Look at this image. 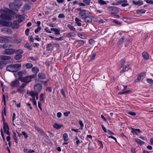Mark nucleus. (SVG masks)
I'll return each instance as SVG.
<instances>
[{
  "label": "nucleus",
  "instance_id": "nucleus-47",
  "mask_svg": "<svg viewBox=\"0 0 153 153\" xmlns=\"http://www.w3.org/2000/svg\"><path fill=\"white\" fill-rule=\"evenodd\" d=\"M9 30L8 28L7 27H3L1 29V31L4 33H6L7 30Z\"/></svg>",
  "mask_w": 153,
  "mask_h": 153
},
{
  "label": "nucleus",
  "instance_id": "nucleus-18",
  "mask_svg": "<svg viewBox=\"0 0 153 153\" xmlns=\"http://www.w3.org/2000/svg\"><path fill=\"white\" fill-rule=\"evenodd\" d=\"M79 16L81 17V18L83 20L87 15V14L86 13H83L82 12H79Z\"/></svg>",
  "mask_w": 153,
  "mask_h": 153
},
{
  "label": "nucleus",
  "instance_id": "nucleus-55",
  "mask_svg": "<svg viewBox=\"0 0 153 153\" xmlns=\"http://www.w3.org/2000/svg\"><path fill=\"white\" fill-rule=\"evenodd\" d=\"M128 114L130 115L133 116H135L136 115L135 112H128Z\"/></svg>",
  "mask_w": 153,
  "mask_h": 153
},
{
  "label": "nucleus",
  "instance_id": "nucleus-61",
  "mask_svg": "<svg viewBox=\"0 0 153 153\" xmlns=\"http://www.w3.org/2000/svg\"><path fill=\"white\" fill-rule=\"evenodd\" d=\"M70 114V111L65 112H64V114L65 116L67 117Z\"/></svg>",
  "mask_w": 153,
  "mask_h": 153
},
{
  "label": "nucleus",
  "instance_id": "nucleus-41",
  "mask_svg": "<svg viewBox=\"0 0 153 153\" xmlns=\"http://www.w3.org/2000/svg\"><path fill=\"white\" fill-rule=\"evenodd\" d=\"M98 3L101 5L106 4V2L103 0H99Z\"/></svg>",
  "mask_w": 153,
  "mask_h": 153
},
{
  "label": "nucleus",
  "instance_id": "nucleus-3",
  "mask_svg": "<svg viewBox=\"0 0 153 153\" xmlns=\"http://www.w3.org/2000/svg\"><path fill=\"white\" fill-rule=\"evenodd\" d=\"M21 67V65L20 64H11L7 67V70L11 72H16L20 69Z\"/></svg>",
  "mask_w": 153,
  "mask_h": 153
},
{
  "label": "nucleus",
  "instance_id": "nucleus-62",
  "mask_svg": "<svg viewBox=\"0 0 153 153\" xmlns=\"http://www.w3.org/2000/svg\"><path fill=\"white\" fill-rule=\"evenodd\" d=\"M29 29H27L25 30V32L26 35L28 36L29 35Z\"/></svg>",
  "mask_w": 153,
  "mask_h": 153
},
{
  "label": "nucleus",
  "instance_id": "nucleus-63",
  "mask_svg": "<svg viewBox=\"0 0 153 153\" xmlns=\"http://www.w3.org/2000/svg\"><path fill=\"white\" fill-rule=\"evenodd\" d=\"M62 115V114L61 112H59L57 113V116L58 118L60 117Z\"/></svg>",
  "mask_w": 153,
  "mask_h": 153
},
{
  "label": "nucleus",
  "instance_id": "nucleus-36",
  "mask_svg": "<svg viewBox=\"0 0 153 153\" xmlns=\"http://www.w3.org/2000/svg\"><path fill=\"white\" fill-rule=\"evenodd\" d=\"M127 2V1L126 0H122L120 1L121 3H123L121 4V5L123 7H125L128 5V4L127 3H125Z\"/></svg>",
  "mask_w": 153,
  "mask_h": 153
},
{
  "label": "nucleus",
  "instance_id": "nucleus-30",
  "mask_svg": "<svg viewBox=\"0 0 153 153\" xmlns=\"http://www.w3.org/2000/svg\"><path fill=\"white\" fill-rule=\"evenodd\" d=\"M67 26L70 30L73 31H76L75 28L72 25L68 24Z\"/></svg>",
  "mask_w": 153,
  "mask_h": 153
},
{
  "label": "nucleus",
  "instance_id": "nucleus-54",
  "mask_svg": "<svg viewBox=\"0 0 153 153\" xmlns=\"http://www.w3.org/2000/svg\"><path fill=\"white\" fill-rule=\"evenodd\" d=\"M94 42V41L92 39H90L89 41V43L91 45H93Z\"/></svg>",
  "mask_w": 153,
  "mask_h": 153
},
{
  "label": "nucleus",
  "instance_id": "nucleus-14",
  "mask_svg": "<svg viewBox=\"0 0 153 153\" xmlns=\"http://www.w3.org/2000/svg\"><path fill=\"white\" fill-rule=\"evenodd\" d=\"M84 42L83 40H80L78 41H76L74 42L75 45L78 46L79 47H80L82 45L84 44Z\"/></svg>",
  "mask_w": 153,
  "mask_h": 153
},
{
  "label": "nucleus",
  "instance_id": "nucleus-50",
  "mask_svg": "<svg viewBox=\"0 0 153 153\" xmlns=\"http://www.w3.org/2000/svg\"><path fill=\"white\" fill-rule=\"evenodd\" d=\"M45 30L48 33H51V29L50 30L48 27H46V28H45Z\"/></svg>",
  "mask_w": 153,
  "mask_h": 153
},
{
  "label": "nucleus",
  "instance_id": "nucleus-21",
  "mask_svg": "<svg viewBox=\"0 0 153 153\" xmlns=\"http://www.w3.org/2000/svg\"><path fill=\"white\" fill-rule=\"evenodd\" d=\"M6 62L4 61H0V69H2L7 64Z\"/></svg>",
  "mask_w": 153,
  "mask_h": 153
},
{
  "label": "nucleus",
  "instance_id": "nucleus-40",
  "mask_svg": "<svg viewBox=\"0 0 153 153\" xmlns=\"http://www.w3.org/2000/svg\"><path fill=\"white\" fill-rule=\"evenodd\" d=\"M33 66L32 64L30 63H28L26 65L25 67L29 69L32 68Z\"/></svg>",
  "mask_w": 153,
  "mask_h": 153
},
{
  "label": "nucleus",
  "instance_id": "nucleus-11",
  "mask_svg": "<svg viewBox=\"0 0 153 153\" xmlns=\"http://www.w3.org/2000/svg\"><path fill=\"white\" fill-rule=\"evenodd\" d=\"M20 84L19 81L17 79H16L12 82L10 85L12 87H18Z\"/></svg>",
  "mask_w": 153,
  "mask_h": 153
},
{
  "label": "nucleus",
  "instance_id": "nucleus-17",
  "mask_svg": "<svg viewBox=\"0 0 153 153\" xmlns=\"http://www.w3.org/2000/svg\"><path fill=\"white\" fill-rule=\"evenodd\" d=\"M75 23L78 26H81L82 25L81 22L82 20L79 19L78 18L76 17L75 18Z\"/></svg>",
  "mask_w": 153,
  "mask_h": 153
},
{
  "label": "nucleus",
  "instance_id": "nucleus-51",
  "mask_svg": "<svg viewBox=\"0 0 153 153\" xmlns=\"http://www.w3.org/2000/svg\"><path fill=\"white\" fill-rule=\"evenodd\" d=\"M147 3H149L151 4H153V1L152 0H144Z\"/></svg>",
  "mask_w": 153,
  "mask_h": 153
},
{
  "label": "nucleus",
  "instance_id": "nucleus-52",
  "mask_svg": "<svg viewBox=\"0 0 153 153\" xmlns=\"http://www.w3.org/2000/svg\"><path fill=\"white\" fill-rule=\"evenodd\" d=\"M22 133L24 136L25 138H27L28 135L26 133H25L24 131H22Z\"/></svg>",
  "mask_w": 153,
  "mask_h": 153
},
{
  "label": "nucleus",
  "instance_id": "nucleus-59",
  "mask_svg": "<svg viewBox=\"0 0 153 153\" xmlns=\"http://www.w3.org/2000/svg\"><path fill=\"white\" fill-rule=\"evenodd\" d=\"M4 113V115L5 116L6 115V108L5 107H4V110H3V112L2 113V116L3 117V118H4V116H3V114Z\"/></svg>",
  "mask_w": 153,
  "mask_h": 153
},
{
  "label": "nucleus",
  "instance_id": "nucleus-57",
  "mask_svg": "<svg viewBox=\"0 0 153 153\" xmlns=\"http://www.w3.org/2000/svg\"><path fill=\"white\" fill-rule=\"evenodd\" d=\"M41 29V27H38L35 30V32L36 33H37Z\"/></svg>",
  "mask_w": 153,
  "mask_h": 153
},
{
  "label": "nucleus",
  "instance_id": "nucleus-9",
  "mask_svg": "<svg viewBox=\"0 0 153 153\" xmlns=\"http://www.w3.org/2000/svg\"><path fill=\"white\" fill-rule=\"evenodd\" d=\"M3 129L4 132L8 135H10V132L9 131V126L6 123H4Z\"/></svg>",
  "mask_w": 153,
  "mask_h": 153
},
{
  "label": "nucleus",
  "instance_id": "nucleus-38",
  "mask_svg": "<svg viewBox=\"0 0 153 153\" xmlns=\"http://www.w3.org/2000/svg\"><path fill=\"white\" fill-rule=\"evenodd\" d=\"M22 57V55L20 54H16L14 57V58L16 60H18L21 59Z\"/></svg>",
  "mask_w": 153,
  "mask_h": 153
},
{
  "label": "nucleus",
  "instance_id": "nucleus-12",
  "mask_svg": "<svg viewBox=\"0 0 153 153\" xmlns=\"http://www.w3.org/2000/svg\"><path fill=\"white\" fill-rule=\"evenodd\" d=\"M8 37L7 36H0V42L4 43L8 42L9 41Z\"/></svg>",
  "mask_w": 153,
  "mask_h": 153
},
{
  "label": "nucleus",
  "instance_id": "nucleus-43",
  "mask_svg": "<svg viewBox=\"0 0 153 153\" xmlns=\"http://www.w3.org/2000/svg\"><path fill=\"white\" fill-rule=\"evenodd\" d=\"M24 47L25 48H26L28 49H29L30 50L31 49H30L31 46L28 43H27L25 45Z\"/></svg>",
  "mask_w": 153,
  "mask_h": 153
},
{
  "label": "nucleus",
  "instance_id": "nucleus-16",
  "mask_svg": "<svg viewBox=\"0 0 153 153\" xmlns=\"http://www.w3.org/2000/svg\"><path fill=\"white\" fill-rule=\"evenodd\" d=\"M137 132L139 133L141 132V131L139 129H135L134 128H132L131 132L133 134H135L137 135H138Z\"/></svg>",
  "mask_w": 153,
  "mask_h": 153
},
{
  "label": "nucleus",
  "instance_id": "nucleus-1",
  "mask_svg": "<svg viewBox=\"0 0 153 153\" xmlns=\"http://www.w3.org/2000/svg\"><path fill=\"white\" fill-rule=\"evenodd\" d=\"M0 12L1 13L0 17L2 19L8 20L11 19L10 14L12 11L9 9H1Z\"/></svg>",
  "mask_w": 153,
  "mask_h": 153
},
{
  "label": "nucleus",
  "instance_id": "nucleus-60",
  "mask_svg": "<svg viewBox=\"0 0 153 153\" xmlns=\"http://www.w3.org/2000/svg\"><path fill=\"white\" fill-rule=\"evenodd\" d=\"M113 22L117 24L118 25H120L121 24V23L120 22H119L118 21H117L116 20L114 19L113 20Z\"/></svg>",
  "mask_w": 153,
  "mask_h": 153
},
{
  "label": "nucleus",
  "instance_id": "nucleus-13",
  "mask_svg": "<svg viewBox=\"0 0 153 153\" xmlns=\"http://www.w3.org/2000/svg\"><path fill=\"white\" fill-rule=\"evenodd\" d=\"M10 22H7L4 20H1L0 21V25H2V26L8 27L10 25Z\"/></svg>",
  "mask_w": 153,
  "mask_h": 153
},
{
  "label": "nucleus",
  "instance_id": "nucleus-6",
  "mask_svg": "<svg viewBox=\"0 0 153 153\" xmlns=\"http://www.w3.org/2000/svg\"><path fill=\"white\" fill-rule=\"evenodd\" d=\"M108 10L111 13V14H114L119 12V9L116 7L110 6L107 8Z\"/></svg>",
  "mask_w": 153,
  "mask_h": 153
},
{
  "label": "nucleus",
  "instance_id": "nucleus-46",
  "mask_svg": "<svg viewBox=\"0 0 153 153\" xmlns=\"http://www.w3.org/2000/svg\"><path fill=\"white\" fill-rule=\"evenodd\" d=\"M30 8V6L27 4H25L24 6V8L26 10H29Z\"/></svg>",
  "mask_w": 153,
  "mask_h": 153
},
{
  "label": "nucleus",
  "instance_id": "nucleus-53",
  "mask_svg": "<svg viewBox=\"0 0 153 153\" xmlns=\"http://www.w3.org/2000/svg\"><path fill=\"white\" fill-rule=\"evenodd\" d=\"M32 100L33 102V104L34 105H36V102L35 99V98H33Z\"/></svg>",
  "mask_w": 153,
  "mask_h": 153
},
{
  "label": "nucleus",
  "instance_id": "nucleus-15",
  "mask_svg": "<svg viewBox=\"0 0 153 153\" xmlns=\"http://www.w3.org/2000/svg\"><path fill=\"white\" fill-rule=\"evenodd\" d=\"M132 4L140 6L143 4V1L142 0H139L137 1H132Z\"/></svg>",
  "mask_w": 153,
  "mask_h": 153
},
{
  "label": "nucleus",
  "instance_id": "nucleus-44",
  "mask_svg": "<svg viewBox=\"0 0 153 153\" xmlns=\"http://www.w3.org/2000/svg\"><path fill=\"white\" fill-rule=\"evenodd\" d=\"M146 82L150 84H153V80L151 79H147Z\"/></svg>",
  "mask_w": 153,
  "mask_h": 153
},
{
  "label": "nucleus",
  "instance_id": "nucleus-29",
  "mask_svg": "<svg viewBox=\"0 0 153 153\" xmlns=\"http://www.w3.org/2000/svg\"><path fill=\"white\" fill-rule=\"evenodd\" d=\"M142 56L143 58L146 60H147L149 58V56L147 52H144L142 53Z\"/></svg>",
  "mask_w": 153,
  "mask_h": 153
},
{
  "label": "nucleus",
  "instance_id": "nucleus-10",
  "mask_svg": "<svg viewBox=\"0 0 153 153\" xmlns=\"http://www.w3.org/2000/svg\"><path fill=\"white\" fill-rule=\"evenodd\" d=\"M34 89L36 92H39L42 89V85L40 84L35 85L34 86Z\"/></svg>",
  "mask_w": 153,
  "mask_h": 153
},
{
  "label": "nucleus",
  "instance_id": "nucleus-27",
  "mask_svg": "<svg viewBox=\"0 0 153 153\" xmlns=\"http://www.w3.org/2000/svg\"><path fill=\"white\" fill-rule=\"evenodd\" d=\"M52 45L51 43H49L46 45V51H51L52 48Z\"/></svg>",
  "mask_w": 153,
  "mask_h": 153
},
{
  "label": "nucleus",
  "instance_id": "nucleus-32",
  "mask_svg": "<svg viewBox=\"0 0 153 153\" xmlns=\"http://www.w3.org/2000/svg\"><path fill=\"white\" fill-rule=\"evenodd\" d=\"M53 126L56 129H59L62 126L60 124L57 123H55L53 125Z\"/></svg>",
  "mask_w": 153,
  "mask_h": 153
},
{
  "label": "nucleus",
  "instance_id": "nucleus-64",
  "mask_svg": "<svg viewBox=\"0 0 153 153\" xmlns=\"http://www.w3.org/2000/svg\"><path fill=\"white\" fill-rule=\"evenodd\" d=\"M96 54L94 53L92 55L91 57V60H94V59L95 58L96 56Z\"/></svg>",
  "mask_w": 153,
  "mask_h": 153
},
{
  "label": "nucleus",
  "instance_id": "nucleus-23",
  "mask_svg": "<svg viewBox=\"0 0 153 153\" xmlns=\"http://www.w3.org/2000/svg\"><path fill=\"white\" fill-rule=\"evenodd\" d=\"M19 22L17 21H15L13 22V28H18L19 27Z\"/></svg>",
  "mask_w": 153,
  "mask_h": 153
},
{
  "label": "nucleus",
  "instance_id": "nucleus-20",
  "mask_svg": "<svg viewBox=\"0 0 153 153\" xmlns=\"http://www.w3.org/2000/svg\"><path fill=\"white\" fill-rule=\"evenodd\" d=\"M0 58L2 60H8L10 59L11 57L10 56L2 55L0 56Z\"/></svg>",
  "mask_w": 153,
  "mask_h": 153
},
{
  "label": "nucleus",
  "instance_id": "nucleus-7",
  "mask_svg": "<svg viewBox=\"0 0 153 153\" xmlns=\"http://www.w3.org/2000/svg\"><path fill=\"white\" fill-rule=\"evenodd\" d=\"M126 62H125V61L124 60H122V61L121 62V64L122 65L121 67L123 68V69L120 71V73H122L125 72L126 70V68H128L129 66V64H126Z\"/></svg>",
  "mask_w": 153,
  "mask_h": 153
},
{
  "label": "nucleus",
  "instance_id": "nucleus-5",
  "mask_svg": "<svg viewBox=\"0 0 153 153\" xmlns=\"http://www.w3.org/2000/svg\"><path fill=\"white\" fill-rule=\"evenodd\" d=\"M33 78V75H30L26 77H20V79L22 82L25 83H23L24 84H27V85L31 81V79Z\"/></svg>",
  "mask_w": 153,
  "mask_h": 153
},
{
  "label": "nucleus",
  "instance_id": "nucleus-39",
  "mask_svg": "<svg viewBox=\"0 0 153 153\" xmlns=\"http://www.w3.org/2000/svg\"><path fill=\"white\" fill-rule=\"evenodd\" d=\"M13 138L15 140V142L16 143H18V142L17 141V139L16 136V133L15 132H13Z\"/></svg>",
  "mask_w": 153,
  "mask_h": 153
},
{
  "label": "nucleus",
  "instance_id": "nucleus-2",
  "mask_svg": "<svg viewBox=\"0 0 153 153\" xmlns=\"http://www.w3.org/2000/svg\"><path fill=\"white\" fill-rule=\"evenodd\" d=\"M11 47V46L10 45L8 44H4L0 45V48H2L5 49L3 51V53L7 55L12 54L15 52V49L12 48L9 49Z\"/></svg>",
  "mask_w": 153,
  "mask_h": 153
},
{
  "label": "nucleus",
  "instance_id": "nucleus-49",
  "mask_svg": "<svg viewBox=\"0 0 153 153\" xmlns=\"http://www.w3.org/2000/svg\"><path fill=\"white\" fill-rule=\"evenodd\" d=\"M44 95L43 94H42L41 95H40L39 100L40 101H44Z\"/></svg>",
  "mask_w": 153,
  "mask_h": 153
},
{
  "label": "nucleus",
  "instance_id": "nucleus-26",
  "mask_svg": "<svg viewBox=\"0 0 153 153\" xmlns=\"http://www.w3.org/2000/svg\"><path fill=\"white\" fill-rule=\"evenodd\" d=\"M39 71V68L36 67H34L32 68V71L35 74L37 73Z\"/></svg>",
  "mask_w": 153,
  "mask_h": 153
},
{
  "label": "nucleus",
  "instance_id": "nucleus-35",
  "mask_svg": "<svg viewBox=\"0 0 153 153\" xmlns=\"http://www.w3.org/2000/svg\"><path fill=\"white\" fill-rule=\"evenodd\" d=\"M136 12V13L138 14H143L145 13L146 10L144 9H141L137 10Z\"/></svg>",
  "mask_w": 153,
  "mask_h": 153
},
{
  "label": "nucleus",
  "instance_id": "nucleus-31",
  "mask_svg": "<svg viewBox=\"0 0 153 153\" xmlns=\"http://www.w3.org/2000/svg\"><path fill=\"white\" fill-rule=\"evenodd\" d=\"M135 141L138 144L142 145L144 143V142L138 138H136L135 139Z\"/></svg>",
  "mask_w": 153,
  "mask_h": 153
},
{
  "label": "nucleus",
  "instance_id": "nucleus-24",
  "mask_svg": "<svg viewBox=\"0 0 153 153\" xmlns=\"http://www.w3.org/2000/svg\"><path fill=\"white\" fill-rule=\"evenodd\" d=\"M63 138L64 140V141L65 142H67L68 140V135L67 133H64L63 135Z\"/></svg>",
  "mask_w": 153,
  "mask_h": 153
},
{
  "label": "nucleus",
  "instance_id": "nucleus-42",
  "mask_svg": "<svg viewBox=\"0 0 153 153\" xmlns=\"http://www.w3.org/2000/svg\"><path fill=\"white\" fill-rule=\"evenodd\" d=\"M16 54H19L22 55L23 53V51L22 50L19 49L16 51Z\"/></svg>",
  "mask_w": 153,
  "mask_h": 153
},
{
  "label": "nucleus",
  "instance_id": "nucleus-34",
  "mask_svg": "<svg viewBox=\"0 0 153 153\" xmlns=\"http://www.w3.org/2000/svg\"><path fill=\"white\" fill-rule=\"evenodd\" d=\"M125 36H123L119 40L118 42H117V44L118 45H120L123 42L124 40L125 39Z\"/></svg>",
  "mask_w": 153,
  "mask_h": 153
},
{
  "label": "nucleus",
  "instance_id": "nucleus-37",
  "mask_svg": "<svg viewBox=\"0 0 153 153\" xmlns=\"http://www.w3.org/2000/svg\"><path fill=\"white\" fill-rule=\"evenodd\" d=\"M37 92H34L33 91H31L30 92V95L33 98H35V97L36 95H37Z\"/></svg>",
  "mask_w": 153,
  "mask_h": 153
},
{
  "label": "nucleus",
  "instance_id": "nucleus-48",
  "mask_svg": "<svg viewBox=\"0 0 153 153\" xmlns=\"http://www.w3.org/2000/svg\"><path fill=\"white\" fill-rule=\"evenodd\" d=\"M91 1V0H83V2L87 5H89Z\"/></svg>",
  "mask_w": 153,
  "mask_h": 153
},
{
  "label": "nucleus",
  "instance_id": "nucleus-28",
  "mask_svg": "<svg viewBox=\"0 0 153 153\" xmlns=\"http://www.w3.org/2000/svg\"><path fill=\"white\" fill-rule=\"evenodd\" d=\"M38 77L41 79H43L46 78L45 74L43 73H39L38 75Z\"/></svg>",
  "mask_w": 153,
  "mask_h": 153
},
{
  "label": "nucleus",
  "instance_id": "nucleus-25",
  "mask_svg": "<svg viewBox=\"0 0 153 153\" xmlns=\"http://www.w3.org/2000/svg\"><path fill=\"white\" fill-rule=\"evenodd\" d=\"M51 30L55 32V34L59 35L60 34V30L56 28H51Z\"/></svg>",
  "mask_w": 153,
  "mask_h": 153
},
{
  "label": "nucleus",
  "instance_id": "nucleus-4",
  "mask_svg": "<svg viewBox=\"0 0 153 153\" xmlns=\"http://www.w3.org/2000/svg\"><path fill=\"white\" fill-rule=\"evenodd\" d=\"M20 2L19 0H15V3H11L10 4V8L14 10L17 11L19 7L18 4H19Z\"/></svg>",
  "mask_w": 153,
  "mask_h": 153
},
{
  "label": "nucleus",
  "instance_id": "nucleus-8",
  "mask_svg": "<svg viewBox=\"0 0 153 153\" xmlns=\"http://www.w3.org/2000/svg\"><path fill=\"white\" fill-rule=\"evenodd\" d=\"M27 84H22L17 89V91L19 93H22L25 91V87L26 86Z\"/></svg>",
  "mask_w": 153,
  "mask_h": 153
},
{
  "label": "nucleus",
  "instance_id": "nucleus-45",
  "mask_svg": "<svg viewBox=\"0 0 153 153\" xmlns=\"http://www.w3.org/2000/svg\"><path fill=\"white\" fill-rule=\"evenodd\" d=\"M131 92V91L129 90L122 92H120L118 93L119 94H128Z\"/></svg>",
  "mask_w": 153,
  "mask_h": 153
},
{
  "label": "nucleus",
  "instance_id": "nucleus-19",
  "mask_svg": "<svg viewBox=\"0 0 153 153\" xmlns=\"http://www.w3.org/2000/svg\"><path fill=\"white\" fill-rule=\"evenodd\" d=\"M16 17L18 19V21H17L19 23L23 22L25 19L24 17L22 15H18Z\"/></svg>",
  "mask_w": 153,
  "mask_h": 153
},
{
  "label": "nucleus",
  "instance_id": "nucleus-58",
  "mask_svg": "<svg viewBox=\"0 0 153 153\" xmlns=\"http://www.w3.org/2000/svg\"><path fill=\"white\" fill-rule=\"evenodd\" d=\"M141 79V78L139 76H138L137 79L135 80L136 82H139Z\"/></svg>",
  "mask_w": 153,
  "mask_h": 153
},
{
  "label": "nucleus",
  "instance_id": "nucleus-56",
  "mask_svg": "<svg viewBox=\"0 0 153 153\" xmlns=\"http://www.w3.org/2000/svg\"><path fill=\"white\" fill-rule=\"evenodd\" d=\"M58 17L59 18H64L65 17V16L62 13H60Z\"/></svg>",
  "mask_w": 153,
  "mask_h": 153
},
{
  "label": "nucleus",
  "instance_id": "nucleus-33",
  "mask_svg": "<svg viewBox=\"0 0 153 153\" xmlns=\"http://www.w3.org/2000/svg\"><path fill=\"white\" fill-rule=\"evenodd\" d=\"M23 151L26 153H33L35 152V151L33 150L28 149H24Z\"/></svg>",
  "mask_w": 153,
  "mask_h": 153
},
{
  "label": "nucleus",
  "instance_id": "nucleus-22",
  "mask_svg": "<svg viewBox=\"0 0 153 153\" xmlns=\"http://www.w3.org/2000/svg\"><path fill=\"white\" fill-rule=\"evenodd\" d=\"M92 18L89 16H86L85 18L84 19L85 22H91L92 21Z\"/></svg>",
  "mask_w": 153,
  "mask_h": 153
}]
</instances>
